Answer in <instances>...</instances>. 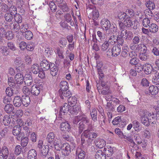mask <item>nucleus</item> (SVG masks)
<instances>
[{
    "label": "nucleus",
    "instance_id": "41",
    "mask_svg": "<svg viewBox=\"0 0 159 159\" xmlns=\"http://www.w3.org/2000/svg\"><path fill=\"white\" fill-rule=\"evenodd\" d=\"M10 29L11 30H13L15 32H17L19 31L20 28L19 24H16L12 23L10 25Z\"/></svg>",
    "mask_w": 159,
    "mask_h": 159
},
{
    "label": "nucleus",
    "instance_id": "49",
    "mask_svg": "<svg viewBox=\"0 0 159 159\" xmlns=\"http://www.w3.org/2000/svg\"><path fill=\"white\" fill-rule=\"evenodd\" d=\"M90 114L93 121H96L97 120V110L95 109H93L92 111L90 113Z\"/></svg>",
    "mask_w": 159,
    "mask_h": 159
},
{
    "label": "nucleus",
    "instance_id": "56",
    "mask_svg": "<svg viewBox=\"0 0 159 159\" xmlns=\"http://www.w3.org/2000/svg\"><path fill=\"white\" fill-rule=\"evenodd\" d=\"M52 12H55L57 10V6L53 1H51L48 4Z\"/></svg>",
    "mask_w": 159,
    "mask_h": 159
},
{
    "label": "nucleus",
    "instance_id": "18",
    "mask_svg": "<svg viewBox=\"0 0 159 159\" xmlns=\"http://www.w3.org/2000/svg\"><path fill=\"white\" fill-rule=\"evenodd\" d=\"M51 74L53 76L56 75L58 72V67L54 63H51V66L49 69Z\"/></svg>",
    "mask_w": 159,
    "mask_h": 159
},
{
    "label": "nucleus",
    "instance_id": "3",
    "mask_svg": "<svg viewBox=\"0 0 159 159\" xmlns=\"http://www.w3.org/2000/svg\"><path fill=\"white\" fill-rule=\"evenodd\" d=\"M14 63L16 65L18 66L16 69L19 70L23 71L25 69V64L24 63L21 58L19 57H17L14 60Z\"/></svg>",
    "mask_w": 159,
    "mask_h": 159
},
{
    "label": "nucleus",
    "instance_id": "22",
    "mask_svg": "<svg viewBox=\"0 0 159 159\" xmlns=\"http://www.w3.org/2000/svg\"><path fill=\"white\" fill-rule=\"evenodd\" d=\"M145 69L144 71L145 73L147 75H149L152 72L153 73V70L152 66L149 64H146L144 65Z\"/></svg>",
    "mask_w": 159,
    "mask_h": 159
},
{
    "label": "nucleus",
    "instance_id": "1",
    "mask_svg": "<svg viewBox=\"0 0 159 159\" xmlns=\"http://www.w3.org/2000/svg\"><path fill=\"white\" fill-rule=\"evenodd\" d=\"M97 137V134L91 132L90 130H84L81 135V149L84 150L86 149Z\"/></svg>",
    "mask_w": 159,
    "mask_h": 159
},
{
    "label": "nucleus",
    "instance_id": "51",
    "mask_svg": "<svg viewBox=\"0 0 159 159\" xmlns=\"http://www.w3.org/2000/svg\"><path fill=\"white\" fill-rule=\"evenodd\" d=\"M38 64H33L31 67V71L34 74H37L38 73V71H39V68L38 66Z\"/></svg>",
    "mask_w": 159,
    "mask_h": 159
},
{
    "label": "nucleus",
    "instance_id": "11",
    "mask_svg": "<svg viewBox=\"0 0 159 159\" xmlns=\"http://www.w3.org/2000/svg\"><path fill=\"white\" fill-rule=\"evenodd\" d=\"M60 129L63 132H69L70 129V127L67 121L62 122L61 124Z\"/></svg>",
    "mask_w": 159,
    "mask_h": 159
},
{
    "label": "nucleus",
    "instance_id": "19",
    "mask_svg": "<svg viewBox=\"0 0 159 159\" xmlns=\"http://www.w3.org/2000/svg\"><path fill=\"white\" fill-rule=\"evenodd\" d=\"M140 116H141V123L146 126H149L150 125V121L148 117L145 116V114L140 113Z\"/></svg>",
    "mask_w": 159,
    "mask_h": 159
},
{
    "label": "nucleus",
    "instance_id": "36",
    "mask_svg": "<svg viewBox=\"0 0 159 159\" xmlns=\"http://www.w3.org/2000/svg\"><path fill=\"white\" fill-rule=\"evenodd\" d=\"M4 109L7 113L10 114L13 110L14 107L12 104L9 103L5 105Z\"/></svg>",
    "mask_w": 159,
    "mask_h": 159
},
{
    "label": "nucleus",
    "instance_id": "25",
    "mask_svg": "<svg viewBox=\"0 0 159 159\" xmlns=\"http://www.w3.org/2000/svg\"><path fill=\"white\" fill-rule=\"evenodd\" d=\"M48 145H46L40 149L39 151L41 154V156L43 157H46L48 154L49 151V147Z\"/></svg>",
    "mask_w": 159,
    "mask_h": 159
},
{
    "label": "nucleus",
    "instance_id": "31",
    "mask_svg": "<svg viewBox=\"0 0 159 159\" xmlns=\"http://www.w3.org/2000/svg\"><path fill=\"white\" fill-rule=\"evenodd\" d=\"M106 40L111 46L116 42V36L114 35H111L108 39L106 38Z\"/></svg>",
    "mask_w": 159,
    "mask_h": 159
},
{
    "label": "nucleus",
    "instance_id": "45",
    "mask_svg": "<svg viewBox=\"0 0 159 159\" xmlns=\"http://www.w3.org/2000/svg\"><path fill=\"white\" fill-rule=\"evenodd\" d=\"M146 5L151 10H153L155 7V3L150 0H148L147 2Z\"/></svg>",
    "mask_w": 159,
    "mask_h": 159
},
{
    "label": "nucleus",
    "instance_id": "6",
    "mask_svg": "<svg viewBox=\"0 0 159 159\" xmlns=\"http://www.w3.org/2000/svg\"><path fill=\"white\" fill-rule=\"evenodd\" d=\"M140 38L138 36H135L132 39V43L130 44V48L132 50H135L139 46L140 42Z\"/></svg>",
    "mask_w": 159,
    "mask_h": 159
},
{
    "label": "nucleus",
    "instance_id": "35",
    "mask_svg": "<svg viewBox=\"0 0 159 159\" xmlns=\"http://www.w3.org/2000/svg\"><path fill=\"white\" fill-rule=\"evenodd\" d=\"M60 88L59 90L61 91L68 89V84L66 81H62L60 84Z\"/></svg>",
    "mask_w": 159,
    "mask_h": 159
},
{
    "label": "nucleus",
    "instance_id": "30",
    "mask_svg": "<svg viewBox=\"0 0 159 159\" xmlns=\"http://www.w3.org/2000/svg\"><path fill=\"white\" fill-rule=\"evenodd\" d=\"M124 23L125 24V25L126 27V29L128 30L133 25L134 22L132 21L130 16L127 17L126 19L124 21Z\"/></svg>",
    "mask_w": 159,
    "mask_h": 159
},
{
    "label": "nucleus",
    "instance_id": "33",
    "mask_svg": "<svg viewBox=\"0 0 159 159\" xmlns=\"http://www.w3.org/2000/svg\"><path fill=\"white\" fill-rule=\"evenodd\" d=\"M10 52L9 49L6 46H2L0 48V52L3 56H8Z\"/></svg>",
    "mask_w": 159,
    "mask_h": 159
},
{
    "label": "nucleus",
    "instance_id": "32",
    "mask_svg": "<svg viewBox=\"0 0 159 159\" xmlns=\"http://www.w3.org/2000/svg\"><path fill=\"white\" fill-rule=\"evenodd\" d=\"M134 50L137 51L140 50V53H144V54H145L147 53V48L146 46L144 44H139L138 48H136V49Z\"/></svg>",
    "mask_w": 159,
    "mask_h": 159
},
{
    "label": "nucleus",
    "instance_id": "44",
    "mask_svg": "<svg viewBox=\"0 0 159 159\" xmlns=\"http://www.w3.org/2000/svg\"><path fill=\"white\" fill-rule=\"evenodd\" d=\"M53 147H54L55 149L57 151H60L62 148V145H61V144H60L58 141H55L53 142V145L50 147L53 148Z\"/></svg>",
    "mask_w": 159,
    "mask_h": 159
},
{
    "label": "nucleus",
    "instance_id": "13",
    "mask_svg": "<svg viewBox=\"0 0 159 159\" xmlns=\"http://www.w3.org/2000/svg\"><path fill=\"white\" fill-rule=\"evenodd\" d=\"M31 74V73L30 72L29 74H26L24 77V82L25 84L28 86H30L33 83Z\"/></svg>",
    "mask_w": 159,
    "mask_h": 159
},
{
    "label": "nucleus",
    "instance_id": "63",
    "mask_svg": "<svg viewBox=\"0 0 159 159\" xmlns=\"http://www.w3.org/2000/svg\"><path fill=\"white\" fill-rule=\"evenodd\" d=\"M121 121V117L118 116L116 117L112 122V123L114 125H117L119 124V125H120V122Z\"/></svg>",
    "mask_w": 159,
    "mask_h": 159
},
{
    "label": "nucleus",
    "instance_id": "52",
    "mask_svg": "<svg viewBox=\"0 0 159 159\" xmlns=\"http://www.w3.org/2000/svg\"><path fill=\"white\" fill-rule=\"evenodd\" d=\"M1 11L5 13H6L8 11L9 7L7 3L5 4L3 2L2 5L1 6Z\"/></svg>",
    "mask_w": 159,
    "mask_h": 159
},
{
    "label": "nucleus",
    "instance_id": "57",
    "mask_svg": "<svg viewBox=\"0 0 159 159\" xmlns=\"http://www.w3.org/2000/svg\"><path fill=\"white\" fill-rule=\"evenodd\" d=\"M8 85L9 86V87H11L12 89H20L21 87V86L19 85V84H16V83H15V81L11 83Z\"/></svg>",
    "mask_w": 159,
    "mask_h": 159
},
{
    "label": "nucleus",
    "instance_id": "27",
    "mask_svg": "<svg viewBox=\"0 0 159 159\" xmlns=\"http://www.w3.org/2000/svg\"><path fill=\"white\" fill-rule=\"evenodd\" d=\"M97 34L99 37L98 41L99 43H103L106 39L107 36L105 34L103 33L100 31L97 32Z\"/></svg>",
    "mask_w": 159,
    "mask_h": 159
},
{
    "label": "nucleus",
    "instance_id": "46",
    "mask_svg": "<svg viewBox=\"0 0 159 159\" xmlns=\"http://www.w3.org/2000/svg\"><path fill=\"white\" fill-rule=\"evenodd\" d=\"M28 29V25L26 23H23L21 25L20 27V32L23 34V33H24L25 32L28 30H27Z\"/></svg>",
    "mask_w": 159,
    "mask_h": 159
},
{
    "label": "nucleus",
    "instance_id": "5",
    "mask_svg": "<svg viewBox=\"0 0 159 159\" xmlns=\"http://www.w3.org/2000/svg\"><path fill=\"white\" fill-rule=\"evenodd\" d=\"M111 23L109 20L107 19H102L100 22L102 30L107 31L109 30L110 26Z\"/></svg>",
    "mask_w": 159,
    "mask_h": 159
},
{
    "label": "nucleus",
    "instance_id": "59",
    "mask_svg": "<svg viewBox=\"0 0 159 159\" xmlns=\"http://www.w3.org/2000/svg\"><path fill=\"white\" fill-rule=\"evenodd\" d=\"M21 144L23 147H26L29 142V139L28 137H25L21 139Z\"/></svg>",
    "mask_w": 159,
    "mask_h": 159
},
{
    "label": "nucleus",
    "instance_id": "64",
    "mask_svg": "<svg viewBox=\"0 0 159 159\" xmlns=\"http://www.w3.org/2000/svg\"><path fill=\"white\" fill-rule=\"evenodd\" d=\"M106 110L108 111H113L114 110L113 105L111 103L107 102L106 107Z\"/></svg>",
    "mask_w": 159,
    "mask_h": 159
},
{
    "label": "nucleus",
    "instance_id": "37",
    "mask_svg": "<svg viewBox=\"0 0 159 159\" xmlns=\"http://www.w3.org/2000/svg\"><path fill=\"white\" fill-rule=\"evenodd\" d=\"M1 155L4 156L5 159H7L8 157L9 151L7 148L6 146L3 147L1 149Z\"/></svg>",
    "mask_w": 159,
    "mask_h": 159
},
{
    "label": "nucleus",
    "instance_id": "61",
    "mask_svg": "<svg viewBox=\"0 0 159 159\" xmlns=\"http://www.w3.org/2000/svg\"><path fill=\"white\" fill-rule=\"evenodd\" d=\"M5 92L7 96L11 97L13 94V90L10 87H7Z\"/></svg>",
    "mask_w": 159,
    "mask_h": 159
},
{
    "label": "nucleus",
    "instance_id": "40",
    "mask_svg": "<svg viewBox=\"0 0 159 159\" xmlns=\"http://www.w3.org/2000/svg\"><path fill=\"white\" fill-rule=\"evenodd\" d=\"M13 16H14L13 14L8 12L4 14V17L7 21L10 22L13 19Z\"/></svg>",
    "mask_w": 159,
    "mask_h": 159
},
{
    "label": "nucleus",
    "instance_id": "29",
    "mask_svg": "<svg viewBox=\"0 0 159 159\" xmlns=\"http://www.w3.org/2000/svg\"><path fill=\"white\" fill-rule=\"evenodd\" d=\"M158 88L159 87H158L157 85L156 86H151L149 89V93L152 95L157 94L159 91Z\"/></svg>",
    "mask_w": 159,
    "mask_h": 159
},
{
    "label": "nucleus",
    "instance_id": "34",
    "mask_svg": "<svg viewBox=\"0 0 159 159\" xmlns=\"http://www.w3.org/2000/svg\"><path fill=\"white\" fill-rule=\"evenodd\" d=\"M77 101V99L76 97H71L70 96L68 99V104H69L70 107L75 106L76 103Z\"/></svg>",
    "mask_w": 159,
    "mask_h": 159
},
{
    "label": "nucleus",
    "instance_id": "42",
    "mask_svg": "<svg viewBox=\"0 0 159 159\" xmlns=\"http://www.w3.org/2000/svg\"><path fill=\"white\" fill-rule=\"evenodd\" d=\"M14 36V35L13 34L12 31L10 30H7L5 35L3 37L5 38L8 40H10L12 39Z\"/></svg>",
    "mask_w": 159,
    "mask_h": 159
},
{
    "label": "nucleus",
    "instance_id": "60",
    "mask_svg": "<svg viewBox=\"0 0 159 159\" xmlns=\"http://www.w3.org/2000/svg\"><path fill=\"white\" fill-rule=\"evenodd\" d=\"M121 56L124 58L126 57L128 55V50L127 48L123 47L121 50Z\"/></svg>",
    "mask_w": 159,
    "mask_h": 159
},
{
    "label": "nucleus",
    "instance_id": "4",
    "mask_svg": "<svg viewBox=\"0 0 159 159\" xmlns=\"http://www.w3.org/2000/svg\"><path fill=\"white\" fill-rule=\"evenodd\" d=\"M40 60L41 68L43 69L44 70H48L52 63L48 61L44 57L40 58Z\"/></svg>",
    "mask_w": 159,
    "mask_h": 159
},
{
    "label": "nucleus",
    "instance_id": "43",
    "mask_svg": "<svg viewBox=\"0 0 159 159\" xmlns=\"http://www.w3.org/2000/svg\"><path fill=\"white\" fill-rule=\"evenodd\" d=\"M118 18L121 20H125L127 17H129L127 13L124 12H121L120 13L118 16Z\"/></svg>",
    "mask_w": 159,
    "mask_h": 159
},
{
    "label": "nucleus",
    "instance_id": "20",
    "mask_svg": "<svg viewBox=\"0 0 159 159\" xmlns=\"http://www.w3.org/2000/svg\"><path fill=\"white\" fill-rule=\"evenodd\" d=\"M21 98L22 105L25 107H27L30 102V97L28 95H23Z\"/></svg>",
    "mask_w": 159,
    "mask_h": 159
},
{
    "label": "nucleus",
    "instance_id": "50",
    "mask_svg": "<svg viewBox=\"0 0 159 159\" xmlns=\"http://www.w3.org/2000/svg\"><path fill=\"white\" fill-rule=\"evenodd\" d=\"M144 65L143 66L140 63H138L135 66L134 68L136 70L138 73L141 72L143 70Z\"/></svg>",
    "mask_w": 159,
    "mask_h": 159
},
{
    "label": "nucleus",
    "instance_id": "21",
    "mask_svg": "<svg viewBox=\"0 0 159 159\" xmlns=\"http://www.w3.org/2000/svg\"><path fill=\"white\" fill-rule=\"evenodd\" d=\"M40 92V88L37 85H33L31 87L30 92L34 96L38 95Z\"/></svg>",
    "mask_w": 159,
    "mask_h": 159
},
{
    "label": "nucleus",
    "instance_id": "53",
    "mask_svg": "<svg viewBox=\"0 0 159 159\" xmlns=\"http://www.w3.org/2000/svg\"><path fill=\"white\" fill-rule=\"evenodd\" d=\"M21 128L18 126V125L15 126L12 130V133L14 135L16 136L21 131Z\"/></svg>",
    "mask_w": 159,
    "mask_h": 159
},
{
    "label": "nucleus",
    "instance_id": "10",
    "mask_svg": "<svg viewBox=\"0 0 159 159\" xmlns=\"http://www.w3.org/2000/svg\"><path fill=\"white\" fill-rule=\"evenodd\" d=\"M55 134L53 132H50L47 135L46 140L48 142V144L50 147L53 145V142L54 141Z\"/></svg>",
    "mask_w": 159,
    "mask_h": 159
},
{
    "label": "nucleus",
    "instance_id": "58",
    "mask_svg": "<svg viewBox=\"0 0 159 159\" xmlns=\"http://www.w3.org/2000/svg\"><path fill=\"white\" fill-rule=\"evenodd\" d=\"M109 31L111 33H115L116 32L117 30V28L116 24H113L112 25L110 24V26L109 28Z\"/></svg>",
    "mask_w": 159,
    "mask_h": 159
},
{
    "label": "nucleus",
    "instance_id": "26",
    "mask_svg": "<svg viewBox=\"0 0 159 159\" xmlns=\"http://www.w3.org/2000/svg\"><path fill=\"white\" fill-rule=\"evenodd\" d=\"M37 152L35 149H31L28 153V159H38L37 158Z\"/></svg>",
    "mask_w": 159,
    "mask_h": 159
},
{
    "label": "nucleus",
    "instance_id": "62",
    "mask_svg": "<svg viewBox=\"0 0 159 159\" xmlns=\"http://www.w3.org/2000/svg\"><path fill=\"white\" fill-rule=\"evenodd\" d=\"M44 70L42 68H40L38 71V76L41 79H43L45 78V73Z\"/></svg>",
    "mask_w": 159,
    "mask_h": 159
},
{
    "label": "nucleus",
    "instance_id": "47",
    "mask_svg": "<svg viewBox=\"0 0 159 159\" xmlns=\"http://www.w3.org/2000/svg\"><path fill=\"white\" fill-rule=\"evenodd\" d=\"M111 93V92L109 87L103 88L101 90H100V93L103 95H108Z\"/></svg>",
    "mask_w": 159,
    "mask_h": 159
},
{
    "label": "nucleus",
    "instance_id": "9",
    "mask_svg": "<svg viewBox=\"0 0 159 159\" xmlns=\"http://www.w3.org/2000/svg\"><path fill=\"white\" fill-rule=\"evenodd\" d=\"M61 152L65 157L67 156L71 152L70 146L68 143H65L62 145Z\"/></svg>",
    "mask_w": 159,
    "mask_h": 159
},
{
    "label": "nucleus",
    "instance_id": "38",
    "mask_svg": "<svg viewBox=\"0 0 159 159\" xmlns=\"http://www.w3.org/2000/svg\"><path fill=\"white\" fill-rule=\"evenodd\" d=\"M158 26L155 24L152 23L149 26V31L152 33H155L158 30Z\"/></svg>",
    "mask_w": 159,
    "mask_h": 159
},
{
    "label": "nucleus",
    "instance_id": "8",
    "mask_svg": "<svg viewBox=\"0 0 159 159\" xmlns=\"http://www.w3.org/2000/svg\"><path fill=\"white\" fill-rule=\"evenodd\" d=\"M59 96L61 98L63 99H65V98H69L71 95V93L68 90H65L61 91L59 90Z\"/></svg>",
    "mask_w": 159,
    "mask_h": 159
},
{
    "label": "nucleus",
    "instance_id": "54",
    "mask_svg": "<svg viewBox=\"0 0 159 159\" xmlns=\"http://www.w3.org/2000/svg\"><path fill=\"white\" fill-rule=\"evenodd\" d=\"M25 37L27 40H30L33 37V34L30 30H28L24 33Z\"/></svg>",
    "mask_w": 159,
    "mask_h": 159
},
{
    "label": "nucleus",
    "instance_id": "2",
    "mask_svg": "<svg viewBox=\"0 0 159 159\" xmlns=\"http://www.w3.org/2000/svg\"><path fill=\"white\" fill-rule=\"evenodd\" d=\"M70 106L67 103H64L62 107H60V110L59 111L58 116L57 118L59 120H62L63 119V116L67 113L68 112H69Z\"/></svg>",
    "mask_w": 159,
    "mask_h": 159
},
{
    "label": "nucleus",
    "instance_id": "16",
    "mask_svg": "<svg viewBox=\"0 0 159 159\" xmlns=\"http://www.w3.org/2000/svg\"><path fill=\"white\" fill-rule=\"evenodd\" d=\"M80 107L79 105H75L70 107L69 113L72 115H77L80 111Z\"/></svg>",
    "mask_w": 159,
    "mask_h": 159
},
{
    "label": "nucleus",
    "instance_id": "48",
    "mask_svg": "<svg viewBox=\"0 0 159 159\" xmlns=\"http://www.w3.org/2000/svg\"><path fill=\"white\" fill-rule=\"evenodd\" d=\"M14 19L15 21L17 23H20L22 21V17L19 14L16 13L13 15Z\"/></svg>",
    "mask_w": 159,
    "mask_h": 159
},
{
    "label": "nucleus",
    "instance_id": "7",
    "mask_svg": "<svg viewBox=\"0 0 159 159\" xmlns=\"http://www.w3.org/2000/svg\"><path fill=\"white\" fill-rule=\"evenodd\" d=\"M121 47L119 45H115L111 50V54L112 57H117L121 52Z\"/></svg>",
    "mask_w": 159,
    "mask_h": 159
},
{
    "label": "nucleus",
    "instance_id": "23",
    "mask_svg": "<svg viewBox=\"0 0 159 159\" xmlns=\"http://www.w3.org/2000/svg\"><path fill=\"white\" fill-rule=\"evenodd\" d=\"M12 117L9 115H5L2 118V123L5 125L8 126L10 124L11 121V118Z\"/></svg>",
    "mask_w": 159,
    "mask_h": 159
},
{
    "label": "nucleus",
    "instance_id": "39",
    "mask_svg": "<svg viewBox=\"0 0 159 159\" xmlns=\"http://www.w3.org/2000/svg\"><path fill=\"white\" fill-rule=\"evenodd\" d=\"M102 43L101 46V49L102 51H106L109 49V48L110 47H111L106 40H105Z\"/></svg>",
    "mask_w": 159,
    "mask_h": 159
},
{
    "label": "nucleus",
    "instance_id": "17",
    "mask_svg": "<svg viewBox=\"0 0 159 159\" xmlns=\"http://www.w3.org/2000/svg\"><path fill=\"white\" fill-rule=\"evenodd\" d=\"M14 106L16 107H19L22 105L21 97L19 96H15L13 101Z\"/></svg>",
    "mask_w": 159,
    "mask_h": 159
},
{
    "label": "nucleus",
    "instance_id": "55",
    "mask_svg": "<svg viewBox=\"0 0 159 159\" xmlns=\"http://www.w3.org/2000/svg\"><path fill=\"white\" fill-rule=\"evenodd\" d=\"M67 41L65 38H62L59 40V43L61 47H64L66 46L67 43Z\"/></svg>",
    "mask_w": 159,
    "mask_h": 159
},
{
    "label": "nucleus",
    "instance_id": "15",
    "mask_svg": "<svg viewBox=\"0 0 159 159\" xmlns=\"http://www.w3.org/2000/svg\"><path fill=\"white\" fill-rule=\"evenodd\" d=\"M94 143L96 146L100 148H102L106 144L105 141L102 139L99 138L96 139Z\"/></svg>",
    "mask_w": 159,
    "mask_h": 159
},
{
    "label": "nucleus",
    "instance_id": "14",
    "mask_svg": "<svg viewBox=\"0 0 159 159\" xmlns=\"http://www.w3.org/2000/svg\"><path fill=\"white\" fill-rule=\"evenodd\" d=\"M14 78L16 84L20 85L23 83L24 77L21 73H19L16 74Z\"/></svg>",
    "mask_w": 159,
    "mask_h": 159
},
{
    "label": "nucleus",
    "instance_id": "12",
    "mask_svg": "<svg viewBox=\"0 0 159 159\" xmlns=\"http://www.w3.org/2000/svg\"><path fill=\"white\" fill-rule=\"evenodd\" d=\"M7 2V4L9 7L8 12L13 14V15L17 13V8L15 6L13 5L12 1L11 0H8Z\"/></svg>",
    "mask_w": 159,
    "mask_h": 159
},
{
    "label": "nucleus",
    "instance_id": "24",
    "mask_svg": "<svg viewBox=\"0 0 159 159\" xmlns=\"http://www.w3.org/2000/svg\"><path fill=\"white\" fill-rule=\"evenodd\" d=\"M148 117L150 123L154 124L156 123V120L157 119V116L156 114H154L153 112L149 113Z\"/></svg>",
    "mask_w": 159,
    "mask_h": 159
},
{
    "label": "nucleus",
    "instance_id": "28",
    "mask_svg": "<svg viewBox=\"0 0 159 159\" xmlns=\"http://www.w3.org/2000/svg\"><path fill=\"white\" fill-rule=\"evenodd\" d=\"M105 154L101 150H98L96 152L95 155V159H106Z\"/></svg>",
    "mask_w": 159,
    "mask_h": 159
}]
</instances>
